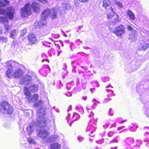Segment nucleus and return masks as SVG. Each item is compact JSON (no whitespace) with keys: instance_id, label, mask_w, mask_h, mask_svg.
Returning a JSON list of instances; mask_svg holds the SVG:
<instances>
[{"instance_id":"nucleus-1","label":"nucleus","mask_w":149,"mask_h":149,"mask_svg":"<svg viewBox=\"0 0 149 149\" xmlns=\"http://www.w3.org/2000/svg\"><path fill=\"white\" fill-rule=\"evenodd\" d=\"M13 107L8 101H3L0 103V112L3 114L11 115L13 113Z\"/></svg>"},{"instance_id":"nucleus-2","label":"nucleus","mask_w":149,"mask_h":149,"mask_svg":"<svg viewBox=\"0 0 149 149\" xmlns=\"http://www.w3.org/2000/svg\"><path fill=\"white\" fill-rule=\"evenodd\" d=\"M24 93L25 99L29 103L36 102L39 98V95L37 94H34L32 95L29 88L26 87L24 88Z\"/></svg>"},{"instance_id":"nucleus-3","label":"nucleus","mask_w":149,"mask_h":149,"mask_svg":"<svg viewBox=\"0 0 149 149\" xmlns=\"http://www.w3.org/2000/svg\"><path fill=\"white\" fill-rule=\"evenodd\" d=\"M30 4L26 3L23 8L21 9V16L23 17H26L31 14V10L30 8Z\"/></svg>"},{"instance_id":"nucleus-4","label":"nucleus","mask_w":149,"mask_h":149,"mask_svg":"<svg viewBox=\"0 0 149 149\" xmlns=\"http://www.w3.org/2000/svg\"><path fill=\"white\" fill-rule=\"evenodd\" d=\"M125 32V27L123 24H120L117 26L113 31V33H115L118 37L121 38L122 35Z\"/></svg>"},{"instance_id":"nucleus-5","label":"nucleus","mask_w":149,"mask_h":149,"mask_svg":"<svg viewBox=\"0 0 149 149\" xmlns=\"http://www.w3.org/2000/svg\"><path fill=\"white\" fill-rule=\"evenodd\" d=\"M110 9L111 11L112 12L113 14L111 13H107V18L108 19H109L113 18L114 16H116V18L114 19V22L115 23L120 22V20L119 19V16L114 11L113 8L111 6L110 7Z\"/></svg>"},{"instance_id":"nucleus-6","label":"nucleus","mask_w":149,"mask_h":149,"mask_svg":"<svg viewBox=\"0 0 149 149\" xmlns=\"http://www.w3.org/2000/svg\"><path fill=\"white\" fill-rule=\"evenodd\" d=\"M28 40L29 41L28 44L29 45H32L36 44L38 41L36 36L33 33H30L27 36Z\"/></svg>"},{"instance_id":"nucleus-7","label":"nucleus","mask_w":149,"mask_h":149,"mask_svg":"<svg viewBox=\"0 0 149 149\" xmlns=\"http://www.w3.org/2000/svg\"><path fill=\"white\" fill-rule=\"evenodd\" d=\"M8 11L6 13V15L8 19V18L11 20H12L14 17L15 12L14 9L11 7H9L7 9Z\"/></svg>"},{"instance_id":"nucleus-8","label":"nucleus","mask_w":149,"mask_h":149,"mask_svg":"<svg viewBox=\"0 0 149 149\" xmlns=\"http://www.w3.org/2000/svg\"><path fill=\"white\" fill-rule=\"evenodd\" d=\"M149 47V44L147 41H143L139 45V49L145 51Z\"/></svg>"},{"instance_id":"nucleus-9","label":"nucleus","mask_w":149,"mask_h":149,"mask_svg":"<svg viewBox=\"0 0 149 149\" xmlns=\"http://www.w3.org/2000/svg\"><path fill=\"white\" fill-rule=\"evenodd\" d=\"M51 11V10L48 8L44 10L41 14V19L44 21L49 16Z\"/></svg>"},{"instance_id":"nucleus-10","label":"nucleus","mask_w":149,"mask_h":149,"mask_svg":"<svg viewBox=\"0 0 149 149\" xmlns=\"http://www.w3.org/2000/svg\"><path fill=\"white\" fill-rule=\"evenodd\" d=\"M38 136L42 139L46 138L49 135V133L47 130H40L38 134Z\"/></svg>"},{"instance_id":"nucleus-11","label":"nucleus","mask_w":149,"mask_h":149,"mask_svg":"<svg viewBox=\"0 0 149 149\" xmlns=\"http://www.w3.org/2000/svg\"><path fill=\"white\" fill-rule=\"evenodd\" d=\"M23 72L20 69H17L14 72L13 75L15 78H19L23 74Z\"/></svg>"},{"instance_id":"nucleus-12","label":"nucleus","mask_w":149,"mask_h":149,"mask_svg":"<svg viewBox=\"0 0 149 149\" xmlns=\"http://www.w3.org/2000/svg\"><path fill=\"white\" fill-rule=\"evenodd\" d=\"M111 2L109 0H103L102 1V7L105 9L108 10L107 8L111 5Z\"/></svg>"},{"instance_id":"nucleus-13","label":"nucleus","mask_w":149,"mask_h":149,"mask_svg":"<svg viewBox=\"0 0 149 149\" xmlns=\"http://www.w3.org/2000/svg\"><path fill=\"white\" fill-rule=\"evenodd\" d=\"M31 79V76L27 75H25L21 79L20 83L21 84H24L26 82L30 81Z\"/></svg>"},{"instance_id":"nucleus-14","label":"nucleus","mask_w":149,"mask_h":149,"mask_svg":"<svg viewBox=\"0 0 149 149\" xmlns=\"http://www.w3.org/2000/svg\"><path fill=\"white\" fill-rule=\"evenodd\" d=\"M13 69L12 68H8L6 72V75L9 79H11L13 75Z\"/></svg>"},{"instance_id":"nucleus-15","label":"nucleus","mask_w":149,"mask_h":149,"mask_svg":"<svg viewBox=\"0 0 149 149\" xmlns=\"http://www.w3.org/2000/svg\"><path fill=\"white\" fill-rule=\"evenodd\" d=\"M40 120L37 121L38 124L40 125H42L43 126H45L46 125V123L47 121V119L46 118L43 117L40 118Z\"/></svg>"},{"instance_id":"nucleus-16","label":"nucleus","mask_w":149,"mask_h":149,"mask_svg":"<svg viewBox=\"0 0 149 149\" xmlns=\"http://www.w3.org/2000/svg\"><path fill=\"white\" fill-rule=\"evenodd\" d=\"M61 145L57 143H52L50 146V149H60L61 148Z\"/></svg>"},{"instance_id":"nucleus-17","label":"nucleus","mask_w":149,"mask_h":149,"mask_svg":"<svg viewBox=\"0 0 149 149\" xmlns=\"http://www.w3.org/2000/svg\"><path fill=\"white\" fill-rule=\"evenodd\" d=\"M32 6L34 12L37 13L40 10L39 5L35 2L32 3Z\"/></svg>"},{"instance_id":"nucleus-18","label":"nucleus","mask_w":149,"mask_h":149,"mask_svg":"<svg viewBox=\"0 0 149 149\" xmlns=\"http://www.w3.org/2000/svg\"><path fill=\"white\" fill-rule=\"evenodd\" d=\"M127 14L130 19L133 20L135 19V16L134 13L131 10H128L127 13Z\"/></svg>"},{"instance_id":"nucleus-19","label":"nucleus","mask_w":149,"mask_h":149,"mask_svg":"<svg viewBox=\"0 0 149 149\" xmlns=\"http://www.w3.org/2000/svg\"><path fill=\"white\" fill-rule=\"evenodd\" d=\"M9 21L7 17L3 16H0V22L5 23H8Z\"/></svg>"},{"instance_id":"nucleus-20","label":"nucleus","mask_w":149,"mask_h":149,"mask_svg":"<svg viewBox=\"0 0 149 149\" xmlns=\"http://www.w3.org/2000/svg\"><path fill=\"white\" fill-rule=\"evenodd\" d=\"M44 103L43 101L42 100H40L39 101L35 103L33 106L35 107H38L39 106H41Z\"/></svg>"},{"instance_id":"nucleus-21","label":"nucleus","mask_w":149,"mask_h":149,"mask_svg":"<svg viewBox=\"0 0 149 149\" xmlns=\"http://www.w3.org/2000/svg\"><path fill=\"white\" fill-rule=\"evenodd\" d=\"M16 30L15 29H14L12 31L10 32V38L14 39V36L16 34Z\"/></svg>"},{"instance_id":"nucleus-22","label":"nucleus","mask_w":149,"mask_h":149,"mask_svg":"<svg viewBox=\"0 0 149 149\" xmlns=\"http://www.w3.org/2000/svg\"><path fill=\"white\" fill-rule=\"evenodd\" d=\"M29 88H31L32 91L34 92H35L38 90L37 86L35 84H33L31 86H30Z\"/></svg>"},{"instance_id":"nucleus-23","label":"nucleus","mask_w":149,"mask_h":149,"mask_svg":"<svg viewBox=\"0 0 149 149\" xmlns=\"http://www.w3.org/2000/svg\"><path fill=\"white\" fill-rule=\"evenodd\" d=\"M115 3L117 6L120 8H121L123 7L122 3L119 1H115Z\"/></svg>"},{"instance_id":"nucleus-24","label":"nucleus","mask_w":149,"mask_h":149,"mask_svg":"<svg viewBox=\"0 0 149 149\" xmlns=\"http://www.w3.org/2000/svg\"><path fill=\"white\" fill-rule=\"evenodd\" d=\"M8 40L7 37H0V42H6Z\"/></svg>"},{"instance_id":"nucleus-25","label":"nucleus","mask_w":149,"mask_h":149,"mask_svg":"<svg viewBox=\"0 0 149 149\" xmlns=\"http://www.w3.org/2000/svg\"><path fill=\"white\" fill-rule=\"evenodd\" d=\"M28 141L31 144H33L34 143L33 139L31 138H27Z\"/></svg>"},{"instance_id":"nucleus-26","label":"nucleus","mask_w":149,"mask_h":149,"mask_svg":"<svg viewBox=\"0 0 149 149\" xmlns=\"http://www.w3.org/2000/svg\"><path fill=\"white\" fill-rule=\"evenodd\" d=\"M5 9L3 8H0V15H3L6 13Z\"/></svg>"},{"instance_id":"nucleus-27","label":"nucleus","mask_w":149,"mask_h":149,"mask_svg":"<svg viewBox=\"0 0 149 149\" xmlns=\"http://www.w3.org/2000/svg\"><path fill=\"white\" fill-rule=\"evenodd\" d=\"M127 29L128 31H133L134 30L133 28L130 25H128L127 27Z\"/></svg>"},{"instance_id":"nucleus-28","label":"nucleus","mask_w":149,"mask_h":149,"mask_svg":"<svg viewBox=\"0 0 149 149\" xmlns=\"http://www.w3.org/2000/svg\"><path fill=\"white\" fill-rule=\"evenodd\" d=\"M26 33V30H23L21 33V36H23L25 35Z\"/></svg>"},{"instance_id":"nucleus-29","label":"nucleus","mask_w":149,"mask_h":149,"mask_svg":"<svg viewBox=\"0 0 149 149\" xmlns=\"http://www.w3.org/2000/svg\"><path fill=\"white\" fill-rule=\"evenodd\" d=\"M57 17V15L56 13H54L51 16V18L52 19H56Z\"/></svg>"},{"instance_id":"nucleus-30","label":"nucleus","mask_w":149,"mask_h":149,"mask_svg":"<svg viewBox=\"0 0 149 149\" xmlns=\"http://www.w3.org/2000/svg\"><path fill=\"white\" fill-rule=\"evenodd\" d=\"M5 28V29L6 31H8L10 29V26L9 25L5 24L4 25Z\"/></svg>"},{"instance_id":"nucleus-31","label":"nucleus","mask_w":149,"mask_h":149,"mask_svg":"<svg viewBox=\"0 0 149 149\" xmlns=\"http://www.w3.org/2000/svg\"><path fill=\"white\" fill-rule=\"evenodd\" d=\"M6 6V4L3 1H0V7H4Z\"/></svg>"},{"instance_id":"nucleus-32","label":"nucleus","mask_w":149,"mask_h":149,"mask_svg":"<svg viewBox=\"0 0 149 149\" xmlns=\"http://www.w3.org/2000/svg\"><path fill=\"white\" fill-rule=\"evenodd\" d=\"M77 1H78L80 2L85 3L87 2L89 0H76Z\"/></svg>"},{"instance_id":"nucleus-33","label":"nucleus","mask_w":149,"mask_h":149,"mask_svg":"<svg viewBox=\"0 0 149 149\" xmlns=\"http://www.w3.org/2000/svg\"><path fill=\"white\" fill-rule=\"evenodd\" d=\"M38 1L42 2H45L47 3V0H37Z\"/></svg>"},{"instance_id":"nucleus-34","label":"nucleus","mask_w":149,"mask_h":149,"mask_svg":"<svg viewBox=\"0 0 149 149\" xmlns=\"http://www.w3.org/2000/svg\"><path fill=\"white\" fill-rule=\"evenodd\" d=\"M3 1L5 2L6 4V5H8L9 3V2L7 0H3Z\"/></svg>"},{"instance_id":"nucleus-35","label":"nucleus","mask_w":149,"mask_h":149,"mask_svg":"<svg viewBox=\"0 0 149 149\" xmlns=\"http://www.w3.org/2000/svg\"><path fill=\"white\" fill-rule=\"evenodd\" d=\"M125 127V126H123V127H119L118 128V131H120V130L122 128H123V127Z\"/></svg>"},{"instance_id":"nucleus-36","label":"nucleus","mask_w":149,"mask_h":149,"mask_svg":"<svg viewBox=\"0 0 149 149\" xmlns=\"http://www.w3.org/2000/svg\"><path fill=\"white\" fill-rule=\"evenodd\" d=\"M82 98L84 100H86L87 99V96L83 97H82Z\"/></svg>"},{"instance_id":"nucleus-37","label":"nucleus","mask_w":149,"mask_h":149,"mask_svg":"<svg viewBox=\"0 0 149 149\" xmlns=\"http://www.w3.org/2000/svg\"><path fill=\"white\" fill-rule=\"evenodd\" d=\"M63 65L65 68H67V66L66 64H63Z\"/></svg>"},{"instance_id":"nucleus-38","label":"nucleus","mask_w":149,"mask_h":149,"mask_svg":"<svg viewBox=\"0 0 149 149\" xmlns=\"http://www.w3.org/2000/svg\"><path fill=\"white\" fill-rule=\"evenodd\" d=\"M47 61L48 63H49V61L48 59H46V60L43 61Z\"/></svg>"},{"instance_id":"nucleus-39","label":"nucleus","mask_w":149,"mask_h":149,"mask_svg":"<svg viewBox=\"0 0 149 149\" xmlns=\"http://www.w3.org/2000/svg\"><path fill=\"white\" fill-rule=\"evenodd\" d=\"M148 134V133H145V135H144V136H145V137H146V136Z\"/></svg>"},{"instance_id":"nucleus-40","label":"nucleus","mask_w":149,"mask_h":149,"mask_svg":"<svg viewBox=\"0 0 149 149\" xmlns=\"http://www.w3.org/2000/svg\"><path fill=\"white\" fill-rule=\"evenodd\" d=\"M78 139L80 141H81V140H82L83 139L82 138H78Z\"/></svg>"},{"instance_id":"nucleus-41","label":"nucleus","mask_w":149,"mask_h":149,"mask_svg":"<svg viewBox=\"0 0 149 149\" xmlns=\"http://www.w3.org/2000/svg\"><path fill=\"white\" fill-rule=\"evenodd\" d=\"M95 149H99L98 148L96 147L95 148Z\"/></svg>"},{"instance_id":"nucleus-42","label":"nucleus","mask_w":149,"mask_h":149,"mask_svg":"<svg viewBox=\"0 0 149 149\" xmlns=\"http://www.w3.org/2000/svg\"><path fill=\"white\" fill-rule=\"evenodd\" d=\"M147 141H149V139H147Z\"/></svg>"}]
</instances>
